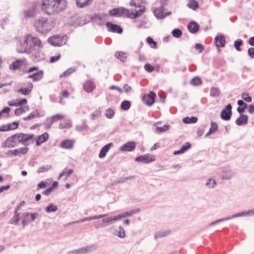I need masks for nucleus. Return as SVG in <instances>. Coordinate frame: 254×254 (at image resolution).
<instances>
[{"label": "nucleus", "mask_w": 254, "mask_h": 254, "mask_svg": "<svg viewBox=\"0 0 254 254\" xmlns=\"http://www.w3.org/2000/svg\"><path fill=\"white\" fill-rule=\"evenodd\" d=\"M154 15L157 18L163 19L165 16L164 15L162 10L160 8H157L155 9L154 11Z\"/></svg>", "instance_id": "41"}, {"label": "nucleus", "mask_w": 254, "mask_h": 254, "mask_svg": "<svg viewBox=\"0 0 254 254\" xmlns=\"http://www.w3.org/2000/svg\"><path fill=\"white\" fill-rule=\"evenodd\" d=\"M74 143V140L66 139L61 143L60 147L64 149H70L73 147Z\"/></svg>", "instance_id": "15"}, {"label": "nucleus", "mask_w": 254, "mask_h": 254, "mask_svg": "<svg viewBox=\"0 0 254 254\" xmlns=\"http://www.w3.org/2000/svg\"><path fill=\"white\" fill-rule=\"evenodd\" d=\"M14 135L8 137L5 141V145L10 148L14 147L18 143L17 141L14 139Z\"/></svg>", "instance_id": "26"}, {"label": "nucleus", "mask_w": 254, "mask_h": 254, "mask_svg": "<svg viewBox=\"0 0 254 254\" xmlns=\"http://www.w3.org/2000/svg\"><path fill=\"white\" fill-rule=\"evenodd\" d=\"M156 158L154 155L147 154L140 155L135 158L136 162H141L145 164H147L153 162L155 160Z\"/></svg>", "instance_id": "8"}, {"label": "nucleus", "mask_w": 254, "mask_h": 254, "mask_svg": "<svg viewBox=\"0 0 254 254\" xmlns=\"http://www.w3.org/2000/svg\"><path fill=\"white\" fill-rule=\"evenodd\" d=\"M73 172V169L66 170L64 169L59 175V178H62L64 175H66V177L65 180H66L67 177L72 173Z\"/></svg>", "instance_id": "40"}, {"label": "nucleus", "mask_w": 254, "mask_h": 254, "mask_svg": "<svg viewBox=\"0 0 254 254\" xmlns=\"http://www.w3.org/2000/svg\"><path fill=\"white\" fill-rule=\"evenodd\" d=\"M64 116L62 114H57L52 117L51 119L53 122H57L58 120L64 119Z\"/></svg>", "instance_id": "43"}, {"label": "nucleus", "mask_w": 254, "mask_h": 254, "mask_svg": "<svg viewBox=\"0 0 254 254\" xmlns=\"http://www.w3.org/2000/svg\"><path fill=\"white\" fill-rule=\"evenodd\" d=\"M18 124L16 122H13V124H9L6 126H0V131H5L10 129L16 128L18 127Z\"/></svg>", "instance_id": "17"}, {"label": "nucleus", "mask_w": 254, "mask_h": 254, "mask_svg": "<svg viewBox=\"0 0 254 254\" xmlns=\"http://www.w3.org/2000/svg\"><path fill=\"white\" fill-rule=\"evenodd\" d=\"M118 236L120 238H124L125 237V232L124 230V229L121 227L120 226L119 228V230L118 231Z\"/></svg>", "instance_id": "52"}, {"label": "nucleus", "mask_w": 254, "mask_h": 254, "mask_svg": "<svg viewBox=\"0 0 254 254\" xmlns=\"http://www.w3.org/2000/svg\"><path fill=\"white\" fill-rule=\"evenodd\" d=\"M147 42L152 48L155 49L156 48V42H155L151 37H148L147 38Z\"/></svg>", "instance_id": "45"}, {"label": "nucleus", "mask_w": 254, "mask_h": 254, "mask_svg": "<svg viewBox=\"0 0 254 254\" xmlns=\"http://www.w3.org/2000/svg\"><path fill=\"white\" fill-rule=\"evenodd\" d=\"M71 124L70 121H66L63 123H61L59 124V128L61 129L68 128L70 127Z\"/></svg>", "instance_id": "42"}, {"label": "nucleus", "mask_w": 254, "mask_h": 254, "mask_svg": "<svg viewBox=\"0 0 254 254\" xmlns=\"http://www.w3.org/2000/svg\"><path fill=\"white\" fill-rule=\"evenodd\" d=\"M169 128L168 125H164L163 127H157L156 130L160 132H164L168 130Z\"/></svg>", "instance_id": "55"}, {"label": "nucleus", "mask_w": 254, "mask_h": 254, "mask_svg": "<svg viewBox=\"0 0 254 254\" xmlns=\"http://www.w3.org/2000/svg\"><path fill=\"white\" fill-rule=\"evenodd\" d=\"M23 64V61L22 60H18L13 62L9 65V68L12 70L18 69Z\"/></svg>", "instance_id": "25"}, {"label": "nucleus", "mask_w": 254, "mask_h": 254, "mask_svg": "<svg viewBox=\"0 0 254 254\" xmlns=\"http://www.w3.org/2000/svg\"><path fill=\"white\" fill-rule=\"evenodd\" d=\"M182 34V32L181 30L178 29H175L173 30L172 31V35L174 37L176 38H179L181 36Z\"/></svg>", "instance_id": "48"}, {"label": "nucleus", "mask_w": 254, "mask_h": 254, "mask_svg": "<svg viewBox=\"0 0 254 254\" xmlns=\"http://www.w3.org/2000/svg\"><path fill=\"white\" fill-rule=\"evenodd\" d=\"M248 116L245 115H241L236 121V123L238 126H242L248 123Z\"/></svg>", "instance_id": "21"}, {"label": "nucleus", "mask_w": 254, "mask_h": 254, "mask_svg": "<svg viewBox=\"0 0 254 254\" xmlns=\"http://www.w3.org/2000/svg\"><path fill=\"white\" fill-rule=\"evenodd\" d=\"M142 0H131L130 4L135 7H139L141 4Z\"/></svg>", "instance_id": "54"}, {"label": "nucleus", "mask_w": 254, "mask_h": 254, "mask_svg": "<svg viewBox=\"0 0 254 254\" xmlns=\"http://www.w3.org/2000/svg\"><path fill=\"white\" fill-rule=\"evenodd\" d=\"M218 126L216 123L212 122L211 127L209 129L208 132L206 134V136H208L209 134L214 133L217 129Z\"/></svg>", "instance_id": "34"}, {"label": "nucleus", "mask_w": 254, "mask_h": 254, "mask_svg": "<svg viewBox=\"0 0 254 254\" xmlns=\"http://www.w3.org/2000/svg\"><path fill=\"white\" fill-rule=\"evenodd\" d=\"M116 57L121 61L125 62L127 60V55L124 52H119L116 53Z\"/></svg>", "instance_id": "32"}, {"label": "nucleus", "mask_w": 254, "mask_h": 254, "mask_svg": "<svg viewBox=\"0 0 254 254\" xmlns=\"http://www.w3.org/2000/svg\"><path fill=\"white\" fill-rule=\"evenodd\" d=\"M211 94L213 96H217L219 94V91L216 88H213L211 89Z\"/></svg>", "instance_id": "60"}, {"label": "nucleus", "mask_w": 254, "mask_h": 254, "mask_svg": "<svg viewBox=\"0 0 254 254\" xmlns=\"http://www.w3.org/2000/svg\"><path fill=\"white\" fill-rule=\"evenodd\" d=\"M25 215L27 216H29L30 220V221H33L35 218L36 216L38 215L36 213H26L24 214Z\"/></svg>", "instance_id": "59"}, {"label": "nucleus", "mask_w": 254, "mask_h": 254, "mask_svg": "<svg viewBox=\"0 0 254 254\" xmlns=\"http://www.w3.org/2000/svg\"><path fill=\"white\" fill-rule=\"evenodd\" d=\"M33 88V85L32 83H30L28 86V87L26 88H21L17 90L18 93H21L24 95H29Z\"/></svg>", "instance_id": "23"}, {"label": "nucleus", "mask_w": 254, "mask_h": 254, "mask_svg": "<svg viewBox=\"0 0 254 254\" xmlns=\"http://www.w3.org/2000/svg\"><path fill=\"white\" fill-rule=\"evenodd\" d=\"M36 5H33L31 8L26 10L24 12V16L26 18L33 16L35 13Z\"/></svg>", "instance_id": "27"}, {"label": "nucleus", "mask_w": 254, "mask_h": 254, "mask_svg": "<svg viewBox=\"0 0 254 254\" xmlns=\"http://www.w3.org/2000/svg\"><path fill=\"white\" fill-rule=\"evenodd\" d=\"M144 69L148 72H152L154 70V67L149 64H146L144 65Z\"/></svg>", "instance_id": "58"}, {"label": "nucleus", "mask_w": 254, "mask_h": 254, "mask_svg": "<svg viewBox=\"0 0 254 254\" xmlns=\"http://www.w3.org/2000/svg\"><path fill=\"white\" fill-rule=\"evenodd\" d=\"M36 30L42 33H45L50 31L53 27V22L46 17H41L36 19L34 24Z\"/></svg>", "instance_id": "3"}, {"label": "nucleus", "mask_w": 254, "mask_h": 254, "mask_svg": "<svg viewBox=\"0 0 254 254\" xmlns=\"http://www.w3.org/2000/svg\"><path fill=\"white\" fill-rule=\"evenodd\" d=\"M130 106L131 104L129 101L125 100L122 103L121 105V107L122 110H127L130 108Z\"/></svg>", "instance_id": "39"}, {"label": "nucleus", "mask_w": 254, "mask_h": 254, "mask_svg": "<svg viewBox=\"0 0 254 254\" xmlns=\"http://www.w3.org/2000/svg\"><path fill=\"white\" fill-rule=\"evenodd\" d=\"M135 143L133 141L128 142L120 147L122 151H133L135 148Z\"/></svg>", "instance_id": "12"}, {"label": "nucleus", "mask_w": 254, "mask_h": 254, "mask_svg": "<svg viewBox=\"0 0 254 254\" xmlns=\"http://www.w3.org/2000/svg\"><path fill=\"white\" fill-rule=\"evenodd\" d=\"M242 98L247 102H252V99L251 97L249 95V94L247 93H243L242 94Z\"/></svg>", "instance_id": "49"}, {"label": "nucleus", "mask_w": 254, "mask_h": 254, "mask_svg": "<svg viewBox=\"0 0 254 254\" xmlns=\"http://www.w3.org/2000/svg\"><path fill=\"white\" fill-rule=\"evenodd\" d=\"M8 105L10 106L20 107L14 111L16 116H19L29 109V106L27 105V100L25 98L8 101Z\"/></svg>", "instance_id": "4"}, {"label": "nucleus", "mask_w": 254, "mask_h": 254, "mask_svg": "<svg viewBox=\"0 0 254 254\" xmlns=\"http://www.w3.org/2000/svg\"><path fill=\"white\" fill-rule=\"evenodd\" d=\"M143 10L139 9L138 10H129L125 8H117L113 9L109 11L111 15L116 16H127L131 18H135L140 15Z\"/></svg>", "instance_id": "2"}, {"label": "nucleus", "mask_w": 254, "mask_h": 254, "mask_svg": "<svg viewBox=\"0 0 254 254\" xmlns=\"http://www.w3.org/2000/svg\"><path fill=\"white\" fill-rule=\"evenodd\" d=\"M190 147V144L189 142H186L181 148L180 150L178 151H176L174 152L175 155L179 154L182 153L187 150Z\"/></svg>", "instance_id": "30"}, {"label": "nucleus", "mask_w": 254, "mask_h": 254, "mask_svg": "<svg viewBox=\"0 0 254 254\" xmlns=\"http://www.w3.org/2000/svg\"><path fill=\"white\" fill-rule=\"evenodd\" d=\"M28 151V148L27 147H24L14 150L13 152V154L15 156H20L22 155L26 154Z\"/></svg>", "instance_id": "24"}, {"label": "nucleus", "mask_w": 254, "mask_h": 254, "mask_svg": "<svg viewBox=\"0 0 254 254\" xmlns=\"http://www.w3.org/2000/svg\"><path fill=\"white\" fill-rule=\"evenodd\" d=\"M10 111V108L5 107L0 112V119L5 117H8L9 113Z\"/></svg>", "instance_id": "35"}, {"label": "nucleus", "mask_w": 254, "mask_h": 254, "mask_svg": "<svg viewBox=\"0 0 254 254\" xmlns=\"http://www.w3.org/2000/svg\"><path fill=\"white\" fill-rule=\"evenodd\" d=\"M47 186L46 182L44 181L40 182L37 186V190H39L42 188H45Z\"/></svg>", "instance_id": "61"}, {"label": "nucleus", "mask_w": 254, "mask_h": 254, "mask_svg": "<svg viewBox=\"0 0 254 254\" xmlns=\"http://www.w3.org/2000/svg\"><path fill=\"white\" fill-rule=\"evenodd\" d=\"M66 6L65 0H42L41 9L49 14L62 11Z\"/></svg>", "instance_id": "1"}, {"label": "nucleus", "mask_w": 254, "mask_h": 254, "mask_svg": "<svg viewBox=\"0 0 254 254\" xmlns=\"http://www.w3.org/2000/svg\"><path fill=\"white\" fill-rule=\"evenodd\" d=\"M195 48L196 50L198 51L199 53H201L203 50V47L200 44H196L195 46Z\"/></svg>", "instance_id": "62"}, {"label": "nucleus", "mask_w": 254, "mask_h": 254, "mask_svg": "<svg viewBox=\"0 0 254 254\" xmlns=\"http://www.w3.org/2000/svg\"><path fill=\"white\" fill-rule=\"evenodd\" d=\"M243 44V41L241 39H237L235 41L234 43V46L235 48L238 51H240L241 50L240 48V46Z\"/></svg>", "instance_id": "46"}, {"label": "nucleus", "mask_w": 254, "mask_h": 254, "mask_svg": "<svg viewBox=\"0 0 254 254\" xmlns=\"http://www.w3.org/2000/svg\"><path fill=\"white\" fill-rule=\"evenodd\" d=\"M44 75V72L42 70H40L36 73L28 76V78H31L34 81H37L41 80Z\"/></svg>", "instance_id": "18"}, {"label": "nucleus", "mask_w": 254, "mask_h": 254, "mask_svg": "<svg viewBox=\"0 0 254 254\" xmlns=\"http://www.w3.org/2000/svg\"><path fill=\"white\" fill-rule=\"evenodd\" d=\"M112 145V143H110L105 145L101 150L99 155V157L100 158L104 157L106 156L107 153L109 151V149H110Z\"/></svg>", "instance_id": "19"}, {"label": "nucleus", "mask_w": 254, "mask_h": 254, "mask_svg": "<svg viewBox=\"0 0 254 254\" xmlns=\"http://www.w3.org/2000/svg\"><path fill=\"white\" fill-rule=\"evenodd\" d=\"M125 215L123 216H115L114 218H108L107 219H104L102 220L103 226L105 225L107 223H111L112 221L117 220L118 219H121L122 217L125 216Z\"/></svg>", "instance_id": "29"}, {"label": "nucleus", "mask_w": 254, "mask_h": 254, "mask_svg": "<svg viewBox=\"0 0 254 254\" xmlns=\"http://www.w3.org/2000/svg\"><path fill=\"white\" fill-rule=\"evenodd\" d=\"M74 71V70L71 68H69L67 69L66 71H65L64 73L61 74L60 76V78H62L64 77H66L69 76L71 74H72Z\"/></svg>", "instance_id": "44"}, {"label": "nucleus", "mask_w": 254, "mask_h": 254, "mask_svg": "<svg viewBox=\"0 0 254 254\" xmlns=\"http://www.w3.org/2000/svg\"><path fill=\"white\" fill-rule=\"evenodd\" d=\"M188 6L193 10H195L199 7L198 3L195 0H190Z\"/></svg>", "instance_id": "33"}, {"label": "nucleus", "mask_w": 254, "mask_h": 254, "mask_svg": "<svg viewBox=\"0 0 254 254\" xmlns=\"http://www.w3.org/2000/svg\"><path fill=\"white\" fill-rule=\"evenodd\" d=\"M115 114L114 111L111 109H108L106 111V116L109 119L112 118Z\"/></svg>", "instance_id": "50"}, {"label": "nucleus", "mask_w": 254, "mask_h": 254, "mask_svg": "<svg viewBox=\"0 0 254 254\" xmlns=\"http://www.w3.org/2000/svg\"><path fill=\"white\" fill-rule=\"evenodd\" d=\"M58 210V207L54 204H50L46 208V211L47 212H55Z\"/></svg>", "instance_id": "38"}, {"label": "nucleus", "mask_w": 254, "mask_h": 254, "mask_svg": "<svg viewBox=\"0 0 254 254\" xmlns=\"http://www.w3.org/2000/svg\"><path fill=\"white\" fill-rule=\"evenodd\" d=\"M106 216H107V214H103V215H99V216H91V217H86V218H85L84 219H83L82 220H80L78 221V222H84L85 221H90V220H94V219H100V218H103L104 217H105Z\"/></svg>", "instance_id": "36"}, {"label": "nucleus", "mask_w": 254, "mask_h": 254, "mask_svg": "<svg viewBox=\"0 0 254 254\" xmlns=\"http://www.w3.org/2000/svg\"><path fill=\"white\" fill-rule=\"evenodd\" d=\"M107 27L108 28L109 31L117 33H122L123 32V29L121 26L118 25L113 24L111 22H108L106 24Z\"/></svg>", "instance_id": "11"}, {"label": "nucleus", "mask_w": 254, "mask_h": 254, "mask_svg": "<svg viewBox=\"0 0 254 254\" xmlns=\"http://www.w3.org/2000/svg\"><path fill=\"white\" fill-rule=\"evenodd\" d=\"M248 53L249 56H250L253 59L254 58V48H249Z\"/></svg>", "instance_id": "63"}, {"label": "nucleus", "mask_w": 254, "mask_h": 254, "mask_svg": "<svg viewBox=\"0 0 254 254\" xmlns=\"http://www.w3.org/2000/svg\"><path fill=\"white\" fill-rule=\"evenodd\" d=\"M95 83L91 80L86 81L83 85L84 89L88 93L92 92L95 88Z\"/></svg>", "instance_id": "13"}, {"label": "nucleus", "mask_w": 254, "mask_h": 254, "mask_svg": "<svg viewBox=\"0 0 254 254\" xmlns=\"http://www.w3.org/2000/svg\"><path fill=\"white\" fill-rule=\"evenodd\" d=\"M19 221L18 214L15 213L14 216L10 220V222L11 224H17Z\"/></svg>", "instance_id": "56"}, {"label": "nucleus", "mask_w": 254, "mask_h": 254, "mask_svg": "<svg viewBox=\"0 0 254 254\" xmlns=\"http://www.w3.org/2000/svg\"><path fill=\"white\" fill-rule=\"evenodd\" d=\"M50 168L51 167L48 165L45 166H41L38 169V172L42 173L47 171L50 169Z\"/></svg>", "instance_id": "57"}, {"label": "nucleus", "mask_w": 254, "mask_h": 254, "mask_svg": "<svg viewBox=\"0 0 254 254\" xmlns=\"http://www.w3.org/2000/svg\"><path fill=\"white\" fill-rule=\"evenodd\" d=\"M188 28L190 32L195 33L198 31L199 29V25L196 22H191L189 24Z\"/></svg>", "instance_id": "22"}, {"label": "nucleus", "mask_w": 254, "mask_h": 254, "mask_svg": "<svg viewBox=\"0 0 254 254\" xmlns=\"http://www.w3.org/2000/svg\"><path fill=\"white\" fill-rule=\"evenodd\" d=\"M49 134L47 132H45L38 136L36 139V145L40 146L41 144L46 142L49 139Z\"/></svg>", "instance_id": "14"}, {"label": "nucleus", "mask_w": 254, "mask_h": 254, "mask_svg": "<svg viewBox=\"0 0 254 254\" xmlns=\"http://www.w3.org/2000/svg\"><path fill=\"white\" fill-rule=\"evenodd\" d=\"M31 45L30 35H26L19 38V44L17 45V51L20 53H31Z\"/></svg>", "instance_id": "5"}, {"label": "nucleus", "mask_w": 254, "mask_h": 254, "mask_svg": "<svg viewBox=\"0 0 254 254\" xmlns=\"http://www.w3.org/2000/svg\"><path fill=\"white\" fill-rule=\"evenodd\" d=\"M131 87L127 84H125L124 86V91L126 93H129L131 91Z\"/></svg>", "instance_id": "64"}, {"label": "nucleus", "mask_w": 254, "mask_h": 254, "mask_svg": "<svg viewBox=\"0 0 254 254\" xmlns=\"http://www.w3.org/2000/svg\"><path fill=\"white\" fill-rule=\"evenodd\" d=\"M190 83L192 85H198L201 83V80L199 77H194L191 80Z\"/></svg>", "instance_id": "47"}, {"label": "nucleus", "mask_w": 254, "mask_h": 254, "mask_svg": "<svg viewBox=\"0 0 254 254\" xmlns=\"http://www.w3.org/2000/svg\"><path fill=\"white\" fill-rule=\"evenodd\" d=\"M48 41L49 43L55 46H61L64 45L67 42L66 36L54 35L50 37Z\"/></svg>", "instance_id": "6"}, {"label": "nucleus", "mask_w": 254, "mask_h": 254, "mask_svg": "<svg viewBox=\"0 0 254 254\" xmlns=\"http://www.w3.org/2000/svg\"><path fill=\"white\" fill-rule=\"evenodd\" d=\"M238 104L239 105V107L237 108V111L241 114L245 111L246 108L247 107V104L243 100H241L238 101Z\"/></svg>", "instance_id": "28"}, {"label": "nucleus", "mask_w": 254, "mask_h": 254, "mask_svg": "<svg viewBox=\"0 0 254 254\" xmlns=\"http://www.w3.org/2000/svg\"><path fill=\"white\" fill-rule=\"evenodd\" d=\"M225 42V38L223 36H217L215 38V44L218 48L224 47Z\"/></svg>", "instance_id": "20"}, {"label": "nucleus", "mask_w": 254, "mask_h": 254, "mask_svg": "<svg viewBox=\"0 0 254 254\" xmlns=\"http://www.w3.org/2000/svg\"><path fill=\"white\" fill-rule=\"evenodd\" d=\"M61 55L59 53L58 54L55 56L52 57L50 58V63H54L57 62L58 61H59L60 60V59L61 58Z\"/></svg>", "instance_id": "53"}, {"label": "nucleus", "mask_w": 254, "mask_h": 254, "mask_svg": "<svg viewBox=\"0 0 254 254\" xmlns=\"http://www.w3.org/2000/svg\"><path fill=\"white\" fill-rule=\"evenodd\" d=\"M183 121L185 124L195 123L197 121V118L195 117H191V118L187 117L184 118Z\"/></svg>", "instance_id": "37"}, {"label": "nucleus", "mask_w": 254, "mask_h": 254, "mask_svg": "<svg viewBox=\"0 0 254 254\" xmlns=\"http://www.w3.org/2000/svg\"><path fill=\"white\" fill-rule=\"evenodd\" d=\"M232 106L231 104L226 106L225 109L222 110L221 113V117L224 120H229L231 118Z\"/></svg>", "instance_id": "10"}, {"label": "nucleus", "mask_w": 254, "mask_h": 254, "mask_svg": "<svg viewBox=\"0 0 254 254\" xmlns=\"http://www.w3.org/2000/svg\"><path fill=\"white\" fill-rule=\"evenodd\" d=\"M216 185L215 180L212 179H209L208 181L206 183V185L208 186L209 188H213Z\"/></svg>", "instance_id": "51"}, {"label": "nucleus", "mask_w": 254, "mask_h": 254, "mask_svg": "<svg viewBox=\"0 0 254 254\" xmlns=\"http://www.w3.org/2000/svg\"><path fill=\"white\" fill-rule=\"evenodd\" d=\"M33 137V134L17 133L14 134L13 138L18 143H21L24 145H28L30 143V141L32 140Z\"/></svg>", "instance_id": "7"}, {"label": "nucleus", "mask_w": 254, "mask_h": 254, "mask_svg": "<svg viewBox=\"0 0 254 254\" xmlns=\"http://www.w3.org/2000/svg\"><path fill=\"white\" fill-rule=\"evenodd\" d=\"M93 0H76V3L78 6L83 7L89 5Z\"/></svg>", "instance_id": "31"}, {"label": "nucleus", "mask_w": 254, "mask_h": 254, "mask_svg": "<svg viewBox=\"0 0 254 254\" xmlns=\"http://www.w3.org/2000/svg\"><path fill=\"white\" fill-rule=\"evenodd\" d=\"M156 94L154 92L151 91L149 94L144 95L142 97V101L145 104L148 106L152 105L155 102Z\"/></svg>", "instance_id": "9"}, {"label": "nucleus", "mask_w": 254, "mask_h": 254, "mask_svg": "<svg viewBox=\"0 0 254 254\" xmlns=\"http://www.w3.org/2000/svg\"><path fill=\"white\" fill-rule=\"evenodd\" d=\"M30 40L32 45V51L34 49V47L41 48L42 47L41 41L38 37L32 36L30 35Z\"/></svg>", "instance_id": "16"}]
</instances>
